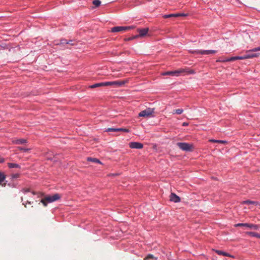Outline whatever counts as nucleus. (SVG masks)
Returning <instances> with one entry per match:
<instances>
[{
	"instance_id": "1",
	"label": "nucleus",
	"mask_w": 260,
	"mask_h": 260,
	"mask_svg": "<svg viewBox=\"0 0 260 260\" xmlns=\"http://www.w3.org/2000/svg\"><path fill=\"white\" fill-rule=\"evenodd\" d=\"M61 196L58 193L54 194L52 196H49L45 197L44 199L41 200V202L44 206H47L48 203H52L56 201L59 200Z\"/></svg>"
},
{
	"instance_id": "2",
	"label": "nucleus",
	"mask_w": 260,
	"mask_h": 260,
	"mask_svg": "<svg viewBox=\"0 0 260 260\" xmlns=\"http://www.w3.org/2000/svg\"><path fill=\"white\" fill-rule=\"evenodd\" d=\"M187 72L188 74H192L194 72L192 70H186L185 69H180L173 71H168L164 73L163 75H171L172 76H179L181 73Z\"/></svg>"
},
{
	"instance_id": "3",
	"label": "nucleus",
	"mask_w": 260,
	"mask_h": 260,
	"mask_svg": "<svg viewBox=\"0 0 260 260\" xmlns=\"http://www.w3.org/2000/svg\"><path fill=\"white\" fill-rule=\"evenodd\" d=\"M177 146L182 150L186 152H191L193 151V146L192 144L186 142H178Z\"/></svg>"
},
{
	"instance_id": "4",
	"label": "nucleus",
	"mask_w": 260,
	"mask_h": 260,
	"mask_svg": "<svg viewBox=\"0 0 260 260\" xmlns=\"http://www.w3.org/2000/svg\"><path fill=\"white\" fill-rule=\"evenodd\" d=\"M133 28L132 26H117L112 27L111 31L112 32H117L120 31H124L127 30H129Z\"/></svg>"
},
{
	"instance_id": "5",
	"label": "nucleus",
	"mask_w": 260,
	"mask_h": 260,
	"mask_svg": "<svg viewBox=\"0 0 260 260\" xmlns=\"http://www.w3.org/2000/svg\"><path fill=\"white\" fill-rule=\"evenodd\" d=\"M127 82V81L126 80H118L115 81L106 82L105 84L107 85V86H115L116 87H121Z\"/></svg>"
},
{
	"instance_id": "6",
	"label": "nucleus",
	"mask_w": 260,
	"mask_h": 260,
	"mask_svg": "<svg viewBox=\"0 0 260 260\" xmlns=\"http://www.w3.org/2000/svg\"><path fill=\"white\" fill-rule=\"evenodd\" d=\"M254 49V48L252 49L247 50L246 52V54H245V55L246 56V59L251 58H253V57H258L259 55V53H257V52L254 53V52H257V51L253 50Z\"/></svg>"
},
{
	"instance_id": "7",
	"label": "nucleus",
	"mask_w": 260,
	"mask_h": 260,
	"mask_svg": "<svg viewBox=\"0 0 260 260\" xmlns=\"http://www.w3.org/2000/svg\"><path fill=\"white\" fill-rule=\"evenodd\" d=\"M154 113V109L147 108L146 109L142 111L139 113V117H147L152 115Z\"/></svg>"
},
{
	"instance_id": "8",
	"label": "nucleus",
	"mask_w": 260,
	"mask_h": 260,
	"mask_svg": "<svg viewBox=\"0 0 260 260\" xmlns=\"http://www.w3.org/2000/svg\"><path fill=\"white\" fill-rule=\"evenodd\" d=\"M129 147L132 149H140L143 148V144L140 142H132L129 144Z\"/></svg>"
},
{
	"instance_id": "9",
	"label": "nucleus",
	"mask_w": 260,
	"mask_h": 260,
	"mask_svg": "<svg viewBox=\"0 0 260 260\" xmlns=\"http://www.w3.org/2000/svg\"><path fill=\"white\" fill-rule=\"evenodd\" d=\"M187 15L184 13H175L170 14H165L163 15L164 18H169L171 17H177L180 16H186Z\"/></svg>"
},
{
	"instance_id": "10",
	"label": "nucleus",
	"mask_w": 260,
	"mask_h": 260,
	"mask_svg": "<svg viewBox=\"0 0 260 260\" xmlns=\"http://www.w3.org/2000/svg\"><path fill=\"white\" fill-rule=\"evenodd\" d=\"M170 200L174 203H178L180 201V198L175 193H171L170 196Z\"/></svg>"
},
{
	"instance_id": "11",
	"label": "nucleus",
	"mask_w": 260,
	"mask_h": 260,
	"mask_svg": "<svg viewBox=\"0 0 260 260\" xmlns=\"http://www.w3.org/2000/svg\"><path fill=\"white\" fill-rule=\"evenodd\" d=\"M149 31V28L146 27L142 29H138V31L139 32V36L140 37H143L145 36Z\"/></svg>"
},
{
	"instance_id": "12",
	"label": "nucleus",
	"mask_w": 260,
	"mask_h": 260,
	"mask_svg": "<svg viewBox=\"0 0 260 260\" xmlns=\"http://www.w3.org/2000/svg\"><path fill=\"white\" fill-rule=\"evenodd\" d=\"M217 52L215 50H201L200 54L201 55H209L214 54Z\"/></svg>"
},
{
	"instance_id": "13",
	"label": "nucleus",
	"mask_w": 260,
	"mask_h": 260,
	"mask_svg": "<svg viewBox=\"0 0 260 260\" xmlns=\"http://www.w3.org/2000/svg\"><path fill=\"white\" fill-rule=\"evenodd\" d=\"M12 143L14 144H23L27 143V141L25 139H18L13 140Z\"/></svg>"
},
{
	"instance_id": "14",
	"label": "nucleus",
	"mask_w": 260,
	"mask_h": 260,
	"mask_svg": "<svg viewBox=\"0 0 260 260\" xmlns=\"http://www.w3.org/2000/svg\"><path fill=\"white\" fill-rule=\"evenodd\" d=\"M215 252L216 253H217L218 255H223V256H228V257H234V256L232 255L230 253L226 252L225 251H222V250H216L215 251Z\"/></svg>"
},
{
	"instance_id": "15",
	"label": "nucleus",
	"mask_w": 260,
	"mask_h": 260,
	"mask_svg": "<svg viewBox=\"0 0 260 260\" xmlns=\"http://www.w3.org/2000/svg\"><path fill=\"white\" fill-rule=\"evenodd\" d=\"M69 42H67V40L62 39L59 41H55L54 44L55 45H63L64 44H67Z\"/></svg>"
},
{
	"instance_id": "16",
	"label": "nucleus",
	"mask_w": 260,
	"mask_h": 260,
	"mask_svg": "<svg viewBox=\"0 0 260 260\" xmlns=\"http://www.w3.org/2000/svg\"><path fill=\"white\" fill-rule=\"evenodd\" d=\"M105 83H106V82L97 83H95V84L90 85L89 86V87L91 88H94L99 87H101V86H107V85H106Z\"/></svg>"
},
{
	"instance_id": "17",
	"label": "nucleus",
	"mask_w": 260,
	"mask_h": 260,
	"mask_svg": "<svg viewBox=\"0 0 260 260\" xmlns=\"http://www.w3.org/2000/svg\"><path fill=\"white\" fill-rule=\"evenodd\" d=\"M246 234L249 235V236L253 237H256L258 238H260V234L253 232H248L246 233Z\"/></svg>"
},
{
	"instance_id": "18",
	"label": "nucleus",
	"mask_w": 260,
	"mask_h": 260,
	"mask_svg": "<svg viewBox=\"0 0 260 260\" xmlns=\"http://www.w3.org/2000/svg\"><path fill=\"white\" fill-rule=\"evenodd\" d=\"M87 161L92 162L94 163H97V164H101V161L96 158H92V157H87Z\"/></svg>"
},
{
	"instance_id": "19",
	"label": "nucleus",
	"mask_w": 260,
	"mask_h": 260,
	"mask_svg": "<svg viewBox=\"0 0 260 260\" xmlns=\"http://www.w3.org/2000/svg\"><path fill=\"white\" fill-rule=\"evenodd\" d=\"M8 166L9 168H19L20 169L21 167H20V166L18 164H15V163H11V162H9L8 163Z\"/></svg>"
},
{
	"instance_id": "20",
	"label": "nucleus",
	"mask_w": 260,
	"mask_h": 260,
	"mask_svg": "<svg viewBox=\"0 0 260 260\" xmlns=\"http://www.w3.org/2000/svg\"><path fill=\"white\" fill-rule=\"evenodd\" d=\"M157 258L154 256L153 254H148L144 258V260H157Z\"/></svg>"
},
{
	"instance_id": "21",
	"label": "nucleus",
	"mask_w": 260,
	"mask_h": 260,
	"mask_svg": "<svg viewBox=\"0 0 260 260\" xmlns=\"http://www.w3.org/2000/svg\"><path fill=\"white\" fill-rule=\"evenodd\" d=\"M210 142L213 143H221V144H226L228 142L224 140H215V139H211L210 140Z\"/></svg>"
},
{
	"instance_id": "22",
	"label": "nucleus",
	"mask_w": 260,
	"mask_h": 260,
	"mask_svg": "<svg viewBox=\"0 0 260 260\" xmlns=\"http://www.w3.org/2000/svg\"><path fill=\"white\" fill-rule=\"evenodd\" d=\"M243 204H248V205H256L257 202L255 201H252L250 200H245L242 202Z\"/></svg>"
},
{
	"instance_id": "23",
	"label": "nucleus",
	"mask_w": 260,
	"mask_h": 260,
	"mask_svg": "<svg viewBox=\"0 0 260 260\" xmlns=\"http://www.w3.org/2000/svg\"><path fill=\"white\" fill-rule=\"evenodd\" d=\"M238 60V56H233V57H229V58H226L224 61H225V62H229V61H235V60Z\"/></svg>"
},
{
	"instance_id": "24",
	"label": "nucleus",
	"mask_w": 260,
	"mask_h": 260,
	"mask_svg": "<svg viewBox=\"0 0 260 260\" xmlns=\"http://www.w3.org/2000/svg\"><path fill=\"white\" fill-rule=\"evenodd\" d=\"M249 223H237L235 225V227L238 226H244L248 228Z\"/></svg>"
},
{
	"instance_id": "25",
	"label": "nucleus",
	"mask_w": 260,
	"mask_h": 260,
	"mask_svg": "<svg viewBox=\"0 0 260 260\" xmlns=\"http://www.w3.org/2000/svg\"><path fill=\"white\" fill-rule=\"evenodd\" d=\"M92 4L95 6V8H98L101 5V2L100 0H93Z\"/></svg>"
},
{
	"instance_id": "26",
	"label": "nucleus",
	"mask_w": 260,
	"mask_h": 260,
	"mask_svg": "<svg viewBox=\"0 0 260 260\" xmlns=\"http://www.w3.org/2000/svg\"><path fill=\"white\" fill-rule=\"evenodd\" d=\"M6 177L4 173L0 172V184L5 180Z\"/></svg>"
},
{
	"instance_id": "27",
	"label": "nucleus",
	"mask_w": 260,
	"mask_h": 260,
	"mask_svg": "<svg viewBox=\"0 0 260 260\" xmlns=\"http://www.w3.org/2000/svg\"><path fill=\"white\" fill-rule=\"evenodd\" d=\"M106 132H118V128H108L105 129Z\"/></svg>"
},
{
	"instance_id": "28",
	"label": "nucleus",
	"mask_w": 260,
	"mask_h": 260,
	"mask_svg": "<svg viewBox=\"0 0 260 260\" xmlns=\"http://www.w3.org/2000/svg\"><path fill=\"white\" fill-rule=\"evenodd\" d=\"M258 225L257 224H254L251 223H249L248 228L253 229L254 230H257L258 229Z\"/></svg>"
},
{
	"instance_id": "29",
	"label": "nucleus",
	"mask_w": 260,
	"mask_h": 260,
	"mask_svg": "<svg viewBox=\"0 0 260 260\" xmlns=\"http://www.w3.org/2000/svg\"><path fill=\"white\" fill-rule=\"evenodd\" d=\"M189 52L193 54H200L201 50L197 49L190 50Z\"/></svg>"
},
{
	"instance_id": "30",
	"label": "nucleus",
	"mask_w": 260,
	"mask_h": 260,
	"mask_svg": "<svg viewBox=\"0 0 260 260\" xmlns=\"http://www.w3.org/2000/svg\"><path fill=\"white\" fill-rule=\"evenodd\" d=\"M20 176V174L19 173H16V174H12V175L11 176V179H17L18 178H19Z\"/></svg>"
},
{
	"instance_id": "31",
	"label": "nucleus",
	"mask_w": 260,
	"mask_h": 260,
	"mask_svg": "<svg viewBox=\"0 0 260 260\" xmlns=\"http://www.w3.org/2000/svg\"><path fill=\"white\" fill-rule=\"evenodd\" d=\"M118 132H123L125 133L129 132V130L127 128H118Z\"/></svg>"
},
{
	"instance_id": "32",
	"label": "nucleus",
	"mask_w": 260,
	"mask_h": 260,
	"mask_svg": "<svg viewBox=\"0 0 260 260\" xmlns=\"http://www.w3.org/2000/svg\"><path fill=\"white\" fill-rule=\"evenodd\" d=\"M18 149L20 150V151H22L23 152H27L29 150V149L28 148H24V147H18Z\"/></svg>"
},
{
	"instance_id": "33",
	"label": "nucleus",
	"mask_w": 260,
	"mask_h": 260,
	"mask_svg": "<svg viewBox=\"0 0 260 260\" xmlns=\"http://www.w3.org/2000/svg\"><path fill=\"white\" fill-rule=\"evenodd\" d=\"M183 110L182 109H178L175 110V113L177 114H181L183 112Z\"/></svg>"
},
{
	"instance_id": "34",
	"label": "nucleus",
	"mask_w": 260,
	"mask_h": 260,
	"mask_svg": "<svg viewBox=\"0 0 260 260\" xmlns=\"http://www.w3.org/2000/svg\"><path fill=\"white\" fill-rule=\"evenodd\" d=\"M21 191L24 193H26L27 192H29L30 190V189L29 188H23Z\"/></svg>"
},
{
	"instance_id": "35",
	"label": "nucleus",
	"mask_w": 260,
	"mask_h": 260,
	"mask_svg": "<svg viewBox=\"0 0 260 260\" xmlns=\"http://www.w3.org/2000/svg\"><path fill=\"white\" fill-rule=\"evenodd\" d=\"M246 59V56H245V54L242 56H238V60H242V59Z\"/></svg>"
},
{
	"instance_id": "36",
	"label": "nucleus",
	"mask_w": 260,
	"mask_h": 260,
	"mask_svg": "<svg viewBox=\"0 0 260 260\" xmlns=\"http://www.w3.org/2000/svg\"><path fill=\"white\" fill-rule=\"evenodd\" d=\"M67 42H69L67 44H70V45H74L75 44L73 43V41L72 40H70L69 41L67 40Z\"/></svg>"
},
{
	"instance_id": "37",
	"label": "nucleus",
	"mask_w": 260,
	"mask_h": 260,
	"mask_svg": "<svg viewBox=\"0 0 260 260\" xmlns=\"http://www.w3.org/2000/svg\"><path fill=\"white\" fill-rule=\"evenodd\" d=\"M254 51H259L260 50V46L258 47L254 48V49L253 50Z\"/></svg>"
},
{
	"instance_id": "38",
	"label": "nucleus",
	"mask_w": 260,
	"mask_h": 260,
	"mask_svg": "<svg viewBox=\"0 0 260 260\" xmlns=\"http://www.w3.org/2000/svg\"><path fill=\"white\" fill-rule=\"evenodd\" d=\"M5 161V159L4 158H0V163H3Z\"/></svg>"
},
{
	"instance_id": "39",
	"label": "nucleus",
	"mask_w": 260,
	"mask_h": 260,
	"mask_svg": "<svg viewBox=\"0 0 260 260\" xmlns=\"http://www.w3.org/2000/svg\"><path fill=\"white\" fill-rule=\"evenodd\" d=\"M188 125V123L186 122H183L182 124L183 126H187Z\"/></svg>"
},
{
	"instance_id": "40",
	"label": "nucleus",
	"mask_w": 260,
	"mask_h": 260,
	"mask_svg": "<svg viewBox=\"0 0 260 260\" xmlns=\"http://www.w3.org/2000/svg\"><path fill=\"white\" fill-rule=\"evenodd\" d=\"M27 203L28 204H31V202H30V201H27Z\"/></svg>"
},
{
	"instance_id": "41",
	"label": "nucleus",
	"mask_w": 260,
	"mask_h": 260,
	"mask_svg": "<svg viewBox=\"0 0 260 260\" xmlns=\"http://www.w3.org/2000/svg\"><path fill=\"white\" fill-rule=\"evenodd\" d=\"M33 194H36V193L34 191L31 192Z\"/></svg>"
},
{
	"instance_id": "42",
	"label": "nucleus",
	"mask_w": 260,
	"mask_h": 260,
	"mask_svg": "<svg viewBox=\"0 0 260 260\" xmlns=\"http://www.w3.org/2000/svg\"><path fill=\"white\" fill-rule=\"evenodd\" d=\"M23 205H24L25 207H26V205L24 203H23Z\"/></svg>"
},
{
	"instance_id": "43",
	"label": "nucleus",
	"mask_w": 260,
	"mask_h": 260,
	"mask_svg": "<svg viewBox=\"0 0 260 260\" xmlns=\"http://www.w3.org/2000/svg\"><path fill=\"white\" fill-rule=\"evenodd\" d=\"M21 201H23V198H21Z\"/></svg>"
}]
</instances>
